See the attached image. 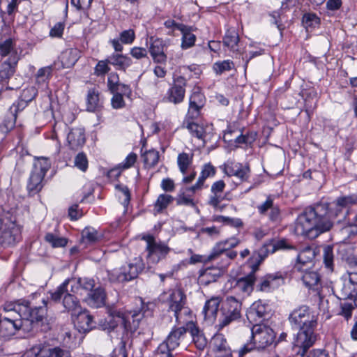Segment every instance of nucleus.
<instances>
[{
	"label": "nucleus",
	"mask_w": 357,
	"mask_h": 357,
	"mask_svg": "<svg viewBox=\"0 0 357 357\" xmlns=\"http://www.w3.org/2000/svg\"><path fill=\"white\" fill-rule=\"evenodd\" d=\"M107 62L116 70L126 71L132 64V59L122 54H112L107 57Z\"/></svg>",
	"instance_id": "34"
},
{
	"label": "nucleus",
	"mask_w": 357,
	"mask_h": 357,
	"mask_svg": "<svg viewBox=\"0 0 357 357\" xmlns=\"http://www.w3.org/2000/svg\"><path fill=\"white\" fill-rule=\"evenodd\" d=\"M187 328V323L185 326L181 327H174L166 339L169 342L171 347L176 349L179 347L181 342L184 339L188 330Z\"/></svg>",
	"instance_id": "33"
},
{
	"label": "nucleus",
	"mask_w": 357,
	"mask_h": 357,
	"mask_svg": "<svg viewBox=\"0 0 357 357\" xmlns=\"http://www.w3.org/2000/svg\"><path fill=\"white\" fill-rule=\"evenodd\" d=\"M17 63H13V61L6 60L0 64V80L5 81L9 79L15 73Z\"/></svg>",
	"instance_id": "38"
},
{
	"label": "nucleus",
	"mask_w": 357,
	"mask_h": 357,
	"mask_svg": "<svg viewBox=\"0 0 357 357\" xmlns=\"http://www.w3.org/2000/svg\"><path fill=\"white\" fill-rule=\"evenodd\" d=\"M255 280V275L250 273L248 275L239 278L236 287L243 293L250 294L253 291Z\"/></svg>",
	"instance_id": "37"
},
{
	"label": "nucleus",
	"mask_w": 357,
	"mask_h": 357,
	"mask_svg": "<svg viewBox=\"0 0 357 357\" xmlns=\"http://www.w3.org/2000/svg\"><path fill=\"white\" fill-rule=\"evenodd\" d=\"M234 67V63L231 60L218 61L213 64V68L217 75H221L226 71L231 70Z\"/></svg>",
	"instance_id": "49"
},
{
	"label": "nucleus",
	"mask_w": 357,
	"mask_h": 357,
	"mask_svg": "<svg viewBox=\"0 0 357 357\" xmlns=\"http://www.w3.org/2000/svg\"><path fill=\"white\" fill-rule=\"evenodd\" d=\"M174 348H172L169 345V342L165 339L158 347L157 353L160 356V357H174L172 354V351L174 350Z\"/></svg>",
	"instance_id": "57"
},
{
	"label": "nucleus",
	"mask_w": 357,
	"mask_h": 357,
	"mask_svg": "<svg viewBox=\"0 0 357 357\" xmlns=\"http://www.w3.org/2000/svg\"><path fill=\"white\" fill-rule=\"evenodd\" d=\"M135 38V34L132 29L125 30L120 33V40L124 44H131Z\"/></svg>",
	"instance_id": "63"
},
{
	"label": "nucleus",
	"mask_w": 357,
	"mask_h": 357,
	"mask_svg": "<svg viewBox=\"0 0 357 357\" xmlns=\"http://www.w3.org/2000/svg\"><path fill=\"white\" fill-rule=\"evenodd\" d=\"M257 134L256 132H247L246 134H241L235 139L234 142L236 144H246L251 145L256 139Z\"/></svg>",
	"instance_id": "55"
},
{
	"label": "nucleus",
	"mask_w": 357,
	"mask_h": 357,
	"mask_svg": "<svg viewBox=\"0 0 357 357\" xmlns=\"http://www.w3.org/2000/svg\"><path fill=\"white\" fill-rule=\"evenodd\" d=\"M77 61V56L75 51L73 50H68L62 54V62L67 67L73 66Z\"/></svg>",
	"instance_id": "56"
},
{
	"label": "nucleus",
	"mask_w": 357,
	"mask_h": 357,
	"mask_svg": "<svg viewBox=\"0 0 357 357\" xmlns=\"http://www.w3.org/2000/svg\"><path fill=\"white\" fill-rule=\"evenodd\" d=\"M284 282V278L280 273L268 274L263 278L257 285V290L260 291H269L278 287Z\"/></svg>",
	"instance_id": "21"
},
{
	"label": "nucleus",
	"mask_w": 357,
	"mask_h": 357,
	"mask_svg": "<svg viewBox=\"0 0 357 357\" xmlns=\"http://www.w3.org/2000/svg\"><path fill=\"white\" fill-rule=\"evenodd\" d=\"M48 169L47 165H43L40 162L34 165L26 187L29 196H33L42 190L43 181Z\"/></svg>",
	"instance_id": "13"
},
{
	"label": "nucleus",
	"mask_w": 357,
	"mask_h": 357,
	"mask_svg": "<svg viewBox=\"0 0 357 357\" xmlns=\"http://www.w3.org/2000/svg\"><path fill=\"white\" fill-rule=\"evenodd\" d=\"M279 250H296V247L289 243V242L284 238L277 241L273 246V252Z\"/></svg>",
	"instance_id": "60"
},
{
	"label": "nucleus",
	"mask_w": 357,
	"mask_h": 357,
	"mask_svg": "<svg viewBox=\"0 0 357 357\" xmlns=\"http://www.w3.org/2000/svg\"><path fill=\"white\" fill-rule=\"evenodd\" d=\"M213 220L236 228L243 226V222L239 218H232L223 215H216L213 217Z\"/></svg>",
	"instance_id": "52"
},
{
	"label": "nucleus",
	"mask_w": 357,
	"mask_h": 357,
	"mask_svg": "<svg viewBox=\"0 0 357 357\" xmlns=\"http://www.w3.org/2000/svg\"><path fill=\"white\" fill-rule=\"evenodd\" d=\"M239 243L240 241L235 237L220 241L215 245L208 256L193 255L190 257V262L191 264H196L198 262L206 263L221 260L222 266H228L231 261L237 256V252L231 249Z\"/></svg>",
	"instance_id": "4"
},
{
	"label": "nucleus",
	"mask_w": 357,
	"mask_h": 357,
	"mask_svg": "<svg viewBox=\"0 0 357 357\" xmlns=\"http://www.w3.org/2000/svg\"><path fill=\"white\" fill-rule=\"evenodd\" d=\"M187 330L190 333L193 342L199 350H203L206 344L207 340L204 333L199 329L197 324L192 321H187Z\"/></svg>",
	"instance_id": "26"
},
{
	"label": "nucleus",
	"mask_w": 357,
	"mask_h": 357,
	"mask_svg": "<svg viewBox=\"0 0 357 357\" xmlns=\"http://www.w3.org/2000/svg\"><path fill=\"white\" fill-rule=\"evenodd\" d=\"M192 155L190 156L188 153H179L177 158V164L181 172L185 175L188 169V167L192 164Z\"/></svg>",
	"instance_id": "47"
},
{
	"label": "nucleus",
	"mask_w": 357,
	"mask_h": 357,
	"mask_svg": "<svg viewBox=\"0 0 357 357\" xmlns=\"http://www.w3.org/2000/svg\"><path fill=\"white\" fill-rule=\"evenodd\" d=\"M108 64H109V63L107 62V59L98 61L94 68V74L97 76L105 75L110 70Z\"/></svg>",
	"instance_id": "59"
},
{
	"label": "nucleus",
	"mask_w": 357,
	"mask_h": 357,
	"mask_svg": "<svg viewBox=\"0 0 357 357\" xmlns=\"http://www.w3.org/2000/svg\"><path fill=\"white\" fill-rule=\"evenodd\" d=\"M47 326H36V324H31V321H25V324L13 322L12 320L0 318V337L8 338L16 334L17 332L22 331L24 333H34L40 330H46Z\"/></svg>",
	"instance_id": "12"
},
{
	"label": "nucleus",
	"mask_w": 357,
	"mask_h": 357,
	"mask_svg": "<svg viewBox=\"0 0 357 357\" xmlns=\"http://www.w3.org/2000/svg\"><path fill=\"white\" fill-rule=\"evenodd\" d=\"M33 350L36 357H71L68 350L60 347L38 344Z\"/></svg>",
	"instance_id": "16"
},
{
	"label": "nucleus",
	"mask_w": 357,
	"mask_h": 357,
	"mask_svg": "<svg viewBox=\"0 0 357 357\" xmlns=\"http://www.w3.org/2000/svg\"><path fill=\"white\" fill-rule=\"evenodd\" d=\"M229 192H226L225 194H223L222 192H213L211 193V195L209 197V199L208 201V204L212 206L214 208H217L219 207L220 204L223 200H230V199L228 197Z\"/></svg>",
	"instance_id": "53"
},
{
	"label": "nucleus",
	"mask_w": 357,
	"mask_h": 357,
	"mask_svg": "<svg viewBox=\"0 0 357 357\" xmlns=\"http://www.w3.org/2000/svg\"><path fill=\"white\" fill-rule=\"evenodd\" d=\"M241 303L234 297H229L222 303L217 326L219 329L239 320L241 317Z\"/></svg>",
	"instance_id": "9"
},
{
	"label": "nucleus",
	"mask_w": 357,
	"mask_h": 357,
	"mask_svg": "<svg viewBox=\"0 0 357 357\" xmlns=\"http://www.w3.org/2000/svg\"><path fill=\"white\" fill-rule=\"evenodd\" d=\"M288 320L291 328L298 331L294 334L293 349L296 355L304 357L317 340L318 316L309 306L304 305L294 309Z\"/></svg>",
	"instance_id": "2"
},
{
	"label": "nucleus",
	"mask_w": 357,
	"mask_h": 357,
	"mask_svg": "<svg viewBox=\"0 0 357 357\" xmlns=\"http://www.w3.org/2000/svg\"><path fill=\"white\" fill-rule=\"evenodd\" d=\"M0 56H8L6 60L13 61L14 64L17 63L20 56L15 48V43L12 38H8L0 42Z\"/></svg>",
	"instance_id": "27"
},
{
	"label": "nucleus",
	"mask_w": 357,
	"mask_h": 357,
	"mask_svg": "<svg viewBox=\"0 0 357 357\" xmlns=\"http://www.w3.org/2000/svg\"><path fill=\"white\" fill-rule=\"evenodd\" d=\"M302 25L309 31L310 29H313L318 26L320 24V18L313 13H306L302 17Z\"/></svg>",
	"instance_id": "42"
},
{
	"label": "nucleus",
	"mask_w": 357,
	"mask_h": 357,
	"mask_svg": "<svg viewBox=\"0 0 357 357\" xmlns=\"http://www.w3.org/2000/svg\"><path fill=\"white\" fill-rule=\"evenodd\" d=\"M177 30L182 33L181 47L182 50H188L192 47L197 39L196 36L192 33V27L185 24L178 25Z\"/></svg>",
	"instance_id": "31"
},
{
	"label": "nucleus",
	"mask_w": 357,
	"mask_h": 357,
	"mask_svg": "<svg viewBox=\"0 0 357 357\" xmlns=\"http://www.w3.org/2000/svg\"><path fill=\"white\" fill-rule=\"evenodd\" d=\"M187 80L182 76H178L174 79V84L168 89L164 100L175 105L183 101Z\"/></svg>",
	"instance_id": "14"
},
{
	"label": "nucleus",
	"mask_w": 357,
	"mask_h": 357,
	"mask_svg": "<svg viewBox=\"0 0 357 357\" xmlns=\"http://www.w3.org/2000/svg\"><path fill=\"white\" fill-rule=\"evenodd\" d=\"M68 146L73 150H77L85 144V131L83 128H73L67 135Z\"/></svg>",
	"instance_id": "24"
},
{
	"label": "nucleus",
	"mask_w": 357,
	"mask_h": 357,
	"mask_svg": "<svg viewBox=\"0 0 357 357\" xmlns=\"http://www.w3.org/2000/svg\"><path fill=\"white\" fill-rule=\"evenodd\" d=\"M166 45L161 38H150L149 52L155 63H165L167 55L165 53Z\"/></svg>",
	"instance_id": "19"
},
{
	"label": "nucleus",
	"mask_w": 357,
	"mask_h": 357,
	"mask_svg": "<svg viewBox=\"0 0 357 357\" xmlns=\"http://www.w3.org/2000/svg\"><path fill=\"white\" fill-rule=\"evenodd\" d=\"M28 104L29 102L25 100L24 101V99H22L21 97L19 98V100L16 102L13 103L10 107L12 112V121L6 123L4 125L7 129H12L15 126L17 113L18 112L22 111L28 105Z\"/></svg>",
	"instance_id": "39"
},
{
	"label": "nucleus",
	"mask_w": 357,
	"mask_h": 357,
	"mask_svg": "<svg viewBox=\"0 0 357 357\" xmlns=\"http://www.w3.org/2000/svg\"><path fill=\"white\" fill-rule=\"evenodd\" d=\"M43 306H33L25 299L15 302H6L0 307V318L9 319L13 322L25 324V321H31L36 326H45L47 307L45 301Z\"/></svg>",
	"instance_id": "3"
},
{
	"label": "nucleus",
	"mask_w": 357,
	"mask_h": 357,
	"mask_svg": "<svg viewBox=\"0 0 357 357\" xmlns=\"http://www.w3.org/2000/svg\"><path fill=\"white\" fill-rule=\"evenodd\" d=\"M20 240L21 231L17 227L13 226L0 232V243L3 247L14 245Z\"/></svg>",
	"instance_id": "23"
},
{
	"label": "nucleus",
	"mask_w": 357,
	"mask_h": 357,
	"mask_svg": "<svg viewBox=\"0 0 357 357\" xmlns=\"http://www.w3.org/2000/svg\"><path fill=\"white\" fill-rule=\"evenodd\" d=\"M75 166L85 172L88 169V159L86 154L83 152L79 153L75 158Z\"/></svg>",
	"instance_id": "58"
},
{
	"label": "nucleus",
	"mask_w": 357,
	"mask_h": 357,
	"mask_svg": "<svg viewBox=\"0 0 357 357\" xmlns=\"http://www.w3.org/2000/svg\"><path fill=\"white\" fill-rule=\"evenodd\" d=\"M236 168L235 176L241 179V181H246L250 177V169L248 165H243L241 163L234 165Z\"/></svg>",
	"instance_id": "54"
},
{
	"label": "nucleus",
	"mask_w": 357,
	"mask_h": 357,
	"mask_svg": "<svg viewBox=\"0 0 357 357\" xmlns=\"http://www.w3.org/2000/svg\"><path fill=\"white\" fill-rule=\"evenodd\" d=\"M211 347L213 353L230 349L227 341L222 334H215L211 341Z\"/></svg>",
	"instance_id": "40"
},
{
	"label": "nucleus",
	"mask_w": 357,
	"mask_h": 357,
	"mask_svg": "<svg viewBox=\"0 0 357 357\" xmlns=\"http://www.w3.org/2000/svg\"><path fill=\"white\" fill-rule=\"evenodd\" d=\"M103 107V100L99 91L96 88L89 89L86 95V110L96 112Z\"/></svg>",
	"instance_id": "30"
},
{
	"label": "nucleus",
	"mask_w": 357,
	"mask_h": 357,
	"mask_svg": "<svg viewBox=\"0 0 357 357\" xmlns=\"http://www.w3.org/2000/svg\"><path fill=\"white\" fill-rule=\"evenodd\" d=\"M144 269L143 260L141 258H135L132 261L120 268L109 271L107 275L112 282L126 283L137 278Z\"/></svg>",
	"instance_id": "7"
},
{
	"label": "nucleus",
	"mask_w": 357,
	"mask_h": 357,
	"mask_svg": "<svg viewBox=\"0 0 357 357\" xmlns=\"http://www.w3.org/2000/svg\"><path fill=\"white\" fill-rule=\"evenodd\" d=\"M142 240L146 242L147 259L153 264H158L165 259L171 248L164 242L156 241L153 235H146Z\"/></svg>",
	"instance_id": "11"
},
{
	"label": "nucleus",
	"mask_w": 357,
	"mask_h": 357,
	"mask_svg": "<svg viewBox=\"0 0 357 357\" xmlns=\"http://www.w3.org/2000/svg\"><path fill=\"white\" fill-rule=\"evenodd\" d=\"M324 263L325 266L331 271L333 270V248L331 245H326L324 248L323 252Z\"/></svg>",
	"instance_id": "50"
},
{
	"label": "nucleus",
	"mask_w": 357,
	"mask_h": 357,
	"mask_svg": "<svg viewBox=\"0 0 357 357\" xmlns=\"http://www.w3.org/2000/svg\"><path fill=\"white\" fill-rule=\"evenodd\" d=\"M220 300L218 297H214L207 301L203 309L205 318L210 320L216 319L218 313Z\"/></svg>",
	"instance_id": "36"
},
{
	"label": "nucleus",
	"mask_w": 357,
	"mask_h": 357,
	"mask_svg": "<svg viewBox=\"0 0 357 357\" xmlns=\"http://www.w3.org/2000/svg\"><path fill=\"white\" fill-rule=\"evenodd\" d=\"M144 165L146 167H153L155 166L159 160V152L154 149H151L149 151H146L142 155Z\"/></svg>",
	"instance_id": "45"
},
{
	"label": "nucleus",
	"mask_w": 357,
	"mask_h": 357,
	"mask_svg": "<svg viewBox=\"0 0 357 357\" xmlns=\"http://www.w3.org/2000/svg\"><path fill=\"white\" fill-rule=\"evenodd\" d=\"M167 302L168 303V310L174 312L176 321L178 324L181 323L183 315L191 314V310L186 306V295L181 289L171 290Z\"/></svg>",
	"instance_id": "10"
},
{
	"label": "nucleus",
	"mask_w": 357,
	"mask_h": 357,
	"mask_svg": "<svg viewBox=\"0 0 357 357\" xmlns=\"http://www.w3.org/2000/svg\"><path fill=\"white\" fill-rule=\"evenodd\" d=\"M206 98L199 88H195L190 97L189 108L187 114L192 117H198L204 106Z\"/></svg>",
	"instance_id": "18"
},
{
	"label": "nucleus",
	"mask_w": 357,
	"mask_h": 357,
	"mask_svg": "<svg viewBox=\"0 0 357 357\" xmlns=\"http://www.w3.org/2000/svg\"><path fill=\"white\" fill-rule=\"evenodd\" d=\"M275 337V332L269 326H253L251 340L238 350V357H243L247 353L254 349L258 351L264 349L273 342Z\"/></svg>",
	"instance_id": "5"
},
{
	"label": "nucleus",
	"mask_w": 357,
	"mask_h": 357,
	"mask_svg": "<svg viewBox=\"0 0 357 357\" xmlns=\"http://www.w3.org/2000/svg\"><path fill=\"white\" fill-rule=\"evenodd\" d=\"M45 241L52 248H63L68 243V239L64 237H60L58 235L48 232L44 237Z\"/></svg>",
	"instance_id": "44"
},
{
	"label": "nucleus",
	"mask_w": 357,
	"mask_h": 357,
	"mask_svg": "<svg viewBox=\"0 0 357 357\" xmlns=\"http://www.w3.org/2000/svg\"><path fill=\"white\" fill-rule=\"evenodd\" d=\"M66 280L70 281V291L73 294H79L80 289L91 292L95 287V281L92 278H79L77 280L68 278Z\"/></svg>",
	"instance_id": "28"
},
{
	"label": "nucleus",
	"mask_w": 357,
	"mask_h": 357,
	"mask_svg": "<svg viewBox=\"0 0 357 357\" xmlns=\"http://www.w3.org/2000/svg\"><path fill=\"white\" fill-rule=\"evenodd\" d=\"M335 211L328 208V203H319L307 207L300 214L295 222V232L298 235L310 236L313 231L315 236L329 231L333 225V218L342 212V208L357 205V194L337 197Z\"/></svg>",
	"instance_id": "1"
},
{
	"label": "nucleus",
	"mask_w": 357,
	"mask_h": 357,
	"mask_svg": "<svg viewBox=\"0 0 357 357\" xmlns=\"http://www.w3.org/2000/svg\"><path fill=\"white\" fill-rule=\"evenodd\" d=\"M337 288H340L337 297L340 299L352 300L356 295V291L354 286L349 282H344L341 285H337Z\"/></svg>",
	"instance_id": "43"
},
{
	"label": "nucleus",
	"mask_w": 357,
	"mask_h": 357,
	"mask_svg": "<svg viewBox=\"0 0 357 357\" xmlns=\"http://www.w3.org/2000/svg\"><path fill=\"white\" fill-rule=\"evenodd\" d=\"M219 261V267L211 266L199 271V282L202 285L207 286L212 282H216L222 275L224 269L227 266H222V261Z\"/></svg>",
	"instance_id": "17"
},
{
	"label": "nucleus",
	"mask_w": 357,
	"mask_h": 357,
	"mask_svg": "<svg viewBox=\"0 0 357 357\" xmlns=\"http://www.w3.org/2000/svg\"><path fill=\"white\" fill-rule=\"evenodd\" d=\"M197 117H192L186 114L182 127L188 129L190 134L199 139H203L205 135L204 127L194 121Z\"/></svg>",
	"instance_id": "32"
},
{
	"label": "nucleus",
	"mask_w": 357,
	"mask_h": 357,
	"mask_svg": "<svg viewBox=\"0 0 357 357\" xmlns=\"http://www.w3.org/2000/svg\"><path fill=\"white\" fill-rule=\"evenodd\" d=\"M37 94V89L35 87L31 86L22 90L20 97L24 99V101L25 100L30 102L36 97Z\"/></svg>",
	"instance_id": "61"
},
{
	"label": "nucleus",
	"mask_w": 357,
	"mask_h": 357,
	"mask_svg": "<svg viewBox=\"0 0 357 357\" xmlns=\"http://www.w3.org/2000/svg\"><path fill=\"white\" fill-rule=\"evenodd\" d=\"M174 200V197L172 195L167 194L160 195L155 202V207L158 212H161L162 210L166 208L168 205L172 203Z\"/></svg>",
	"instance_id": "51"
},
{
	"label": "nucleus",
	"mask_w": 357,
	"mask_h": 357,
	"mask_svg": "<svg viewBox=\"0 0 357 357\" xmlns=\"http://www.w3.org/2000/svg\"><path fill=\"white\" fill-rule=\"evenodd\" d=\"M120 84L119 77L116 73H111L107 78V86L109 90L112 91Z\"/></svg>",
	"instance_id": "64"
},
{
	"label": "nucleus",
	"mask_w": 357,
	"mask_h": 357,
	"mask_svg": "<svg viewBox=\"0 0 357 357\" xmlns=\"http://www.w3.org/2000/svg\"><path fill=\"white\" fill-rule=\"evenodd\" d=\"M269 315L268 305L257 301L252 304L247 311L246 317L249 322L254 326H259Z\"/></svg>",
	"instance_id": "15"
},
{
	"label": "nucleus",
	"mask_w": 357,
	"mask_h": 357,
	"mask_svg": "<svg viewBox=\"0 0 357 357\" xmlns=\"http://www.w3.org/2000/svg\"><path fill=\"white\" fill-rule=\"evenodd\" d=\"M106 293L105 289L99 287L89 294L86 302L89 306L93 308L102 307L105 305Z\"/></svg>",
	"instance_id": "29"
},
{
	"label": "nucleus",
	"mask_w": 357,
	"mask_h": 357,
	"mask_svg": "<svg viewBox=\"0 0 357 357\" xmlns=\"http://www.w3.org/2000/svg\"><path fill=\"white\" fill-rule=\"evenodd\" d=\"M224 47L234 52H240V39L238 31L235 28H229L226 31V33L222 39Z\"/></svg>",
	"instance_id": "25"
},
{
	"label": "nucleus",
	"mask_w": 357,
	"mask_h": 357,
	"mask_svg": "<svg viewBox=\"0 0 357 357\" xmlns=\"http://www.w3.org/2000/svg\"><path fill=\"white\" fill-rule=\"evenodd\" d=\"M315 257L314 251L310 247H306L303 249L296 258V262L294 266V271L303 272L304 268L309 267L308 264L312 263V260Z\"/></svg>",
	"instance_id": "22"
},
{
	"label": "nucleus",
	"mask_w": 357,
	"mask_h": 357,
	"mask_svg": "<svg viewBox=\"0 0 357 357\" xmlns=\"http://www.w3.org/2000/svg\"><path fill=\"white\" fill-rule=\"evenodd\" d=\"M69 280H65L61 284L56 290L50 291L51 301L55 303H59L63 298V306L67 312L75 313L80 309V303L79 299L70 291Z\"/></svg>",
	"instance_id": "8"
},
{
	"label": "nucleus",
	"mask_w": 357,
	"mask_h": 357,
	"mask_svg": "<svg viewBox=\"0 0 357 357\" xmlns=\"http://www.w3.org/2000/svg\"><path fill=\"white\" fill-rule=\"evenodd\" d=\"M52 68L50 66H46L40 68L36 74V84L38 87L45 88L47 86V84L50 78L52 76Z\"/></svg>",
	"instance_id": "41"
},
{
	"label": "nucleus",
	"mask_w": 357,
	"mask_h": 357,
	"mask_svg": "<svg viewBox=\"0 0 357 357\" xmlns=\"http://www.w3.org/2000/svg\"><path fill=\"white\" fill-rule=\"evenodd\" d=\"M309 267L304 268L302 280L305 286L309 289L318 290L320 286L321 277L314 271H309Z\"/></svg>",
	"instance_id": "35"
},
{
	"label": "nucleus",
	"mask_w": 357,
	"mask_h": 357,
	"mask_svg": "<svg viewBox=\"0 0 357 357\" xmlns=\"http://www.w3.org/2000/svg\"><path fill=\"white\" fill-rule=\"evenodd\" d=\"M177 205H184L188 206H195V204L190 196L185 195V192L181 191L176 198Z\"/></svg>",
	"instance_id": "62"
},
{
	"label": "nucleus",
	"mask_w": 357,
	"mask_h": 357,
	"mask_svg": "<svg viewBox=\"0 0 357 357\" xmlns=\"http://www.w3.org/2000/svg\"><path fill=\"white\" fill-rule=\"evenodd\" d=\"M82 236L84 241L90 244L98 242L101 238V235L98 234V231L90 227L83 229Z\"/></svg>",
	"instance_id": "46"
},
{
	"label": "nucleus",
	"mask_w": 357,
	"mask_h": 357,
	"mask_svg": "<svg viewBox=\"0 0 357 357\" xmlns=\"http://www.w3.org/2000/svg\"><path fill=\"white\" fill-rule=\"evenodd\" d=\"M93 318L87 310H84L78 312L73 319L75 327L79 333H86L95 328Z\"/></svg>",
	"instance_id": "20"
},
{
	"label": "nucleus",
	"mask_w": 357,
	"mask_h": 357,
	"mask_svg": "<svg viewBox=\"0 0 357 357\" xmlns=\"http://www.w3.org/2000/svg\"><path fill=\"white\" fill-rule=\"evenodd\" d=\"M107 310L109 320L105 329L112 331L120 324L126 333H134L137 331L139 326V319H136L135 317L137 314L131 315L130 313L125 312L116 307H109Z\"/></svg>",
	"instance_id": "6"
},
{
	"label": "nucleus",
	"mask_w": 357,
	"mask_h": 357,
	"mask_svg": "<svg viewBox=\"0 0 357 357\" xmlns=\"http://www.w3.org/2000/svg\"><path fill=\"white\" fill-rule=\"evenodd\" d=\"M266 257L265 255L260 252H254L248 261V265L251 268L250 273L255 275V272L259 269V265L262 263Z\"/></svg>",
	"instance_id": "48"
}]
</instances>
